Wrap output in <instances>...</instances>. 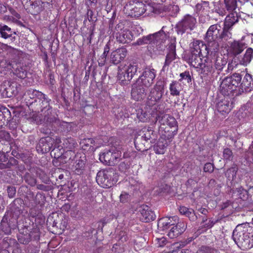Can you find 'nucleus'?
Listing matches in <instances>:
<instances>
[{"label":"nucleus","mask_w":253,"mask_h":253,"mask_svg":"<svg viewBox=\"0 0 253 253\" xmlns=\"http://www.w3.org/2000/svg\"><path fill=\"white\" fill-rule=\"evenodd\" d=\"M192 56L191 65L197 69V71L203 75L204 77L211 75L214 72L212 62L207 55L211 52L208 45L204 44L199 41H194L191 47Z\"/></svg>","instance_id":"nucleus-1"},{"label":"nucleus","mask_w":253,"mask_h":253,"mask_svg":"<svg viewBox=\"0 0 253 253\" xmlns=\"http://www.w3.org/2000/svg\"><path fill=\"white\" fill-rule=\"evenodd\" d=\"M157 120L160 124L159 132L162 135V138L171 139L177 131V122L174 118L168 114H164L158 116Z\"/></svg>","instance_id":"nucleus-2"},{"label":"nucleus","mask_w":253,"mask_h":253,"mask_svg":"<svg viewBox=\"0 0 253 253\" xmlns=\"http://www.w3.org/2000/svg\"><path fill=\"white\" fill-rule=\"evenodd\" d=\"M64 152V150H63L62 152H61V155H57L55 156L54 157L60 158L61 160L64 158L67 159L69 157L68 160L64 161L65 163H68L69 164V168L74 171L76 173L78 174L81 173L84 168V160L81 159V157H79L78 156H76L75 153L71 150H67L63 154Z\"/></svg>","instance_id":"nucleus-3"},{"label":"nucleus","mask_w":253,"mask_h":253,"mask_svg":"<svg viewBox=\"0 0 253 253\" xmlns=\"http://www.w3.org/2000/svg\"><path fill=\"white\" fill-rule=\"evenodd\" d=\"M251 230L252 228L248 224L238 225L233 231L232 238L238 246L241 245L243 247L247 245L249 246L251 237L249 232Z\"/></svg>","instance_id":"nucleus-4"},{"label":"nucleus","mask_w":253,"mask_h":253,"mask_svg":"<svg viewBox=\"0 0 253 253\" xmlns=\"http://www.w3.org/2000/svg\"><path fill=\"white\" fill-rule=\"evenodd\" d=\"M222 33L221 27L219 24L212 25L208 29L205 39L208 42L209 48L211 50V53L217 51L218 47L217 40Z\"/></svg>","instance_id":"nucleus-5"},{"label":"nucleus","mask_w":253,"mask_h":253,"mask_svg":"<svg viewBox=\"0 0 253 253\" xmlns=\"http://www.w3.org/2000/svg\"><path fill=\"white\" fill-rule=\"evenodd\" d=\"M241 80L242 77L238 73L224 78L220 83V91L223 95H230L241 84Z\"/></svg>","instance_id":"nucleus-6"},{"label":"nucleus","mask_w":253,"mask_h":253,"mask_svg":"<svg viewBox=\"0 0 253 253\" xmlns=\"http://www.w3.org/2000/svg\"><path fill=\"white\" fill-rule=\"evenodd\" d=\"M197 24L196 19L190 15H185L176 26L178 34L182 35L185 32L193 30Z\"/></svg>","instance_id":"nucleus-7"},{"label":"nucleus","mask_w":253,"mask_h":253,"mask_svg":"<svg viewBox=\"0 0 253 253\" xmlns=\"http://www.w3.org/2000/svg\"><path fill=\"white\" fill-rule=\"evenodd\" d=\"M137 70V66L134 64H121L118 67V78L121 82L130 81Z\"/></svg>","instance_id":"nucleus-8"},{"label":"nucleus","mask_w":253,"mask_h":253,"mask_svg":"<svg viewBox=\"0 0 253 253\" xmlns=\"http://www.w3.org/2000/svg\"><path fill=\"white\" fill-rule=\"evenodd\" d=\"M125 9L130 16L138 17L146 11V5L141 1L135 0L126 4Z\"/></svg>","instance_id":"nucleus-9"},{"label":"nucleus","mask_w":253,"mask_h":253,"mask_svg":"<svg viewBox=\"0 0 253 253\" xmlns=\"http://www.w3.org/2000/svg\"><path fill=\"white\" fill-rule=\"evenodd\" d=\"M121 157V152L112 148L111 150H106L99 155V160L103 164L107 165H114L117 164Z\"/></svg>","instance_id":"nucleus-10"},{"label":"nucleus","mask_w":253,"mask_h":253,"mask_svg":"<svg viewBox=\"0 0 253 253\" xmlns=\"http://www.w3.org/2000/svg\"><path fill=\"white\" fill-rule=\"evenodd\" d=\"M114 171L112 169H105L99 171L96 176V182L103 188L111 187L113 184L112 175Z\"/></svg>","instance_id":"nucleus-11"},{"label":"nucleus","mask_w":253,"mask_h":253,"mask_svg":"<svg viewBox=\"0 0 253 253\" xmlns=\"http://www.w3.org/2000/svg\"><path fill=\"white\" fill-rule=\"evenodd\" d=\"M114 35L117 40L122 43L129 42L133 39L131 32L125 28L122 23H119L116 26Z\"/></svg>","instance_id":"nucleus-12"},{"label":"nucleus","mask_w":253,"mask_h":253,"mask_svg":"<svg viewBox=\"0 0 253 253\" xmlns=\"http://www.w3.org/2000/svg\"><path fill=\"white\" fill-rule=\"evenodd\" d=\"M155 77V70L153 69L146 68L137 81V84L148 87L153 83Z\"/></svg>","instance_id":"nucleus-13"},{"label":"nucleus","mask_w":253,"mask_h":253,"mask_svg":"<svg viewBox=\"0 0 253 253\" xmlns=\"http://www.w3.org/2000/svg\"><path fill=\"white\" fill-rule=\"evenodd\" d=\"M159 36H160L159 40L163 39L166 37V34L162 30L156 33L139 39L135 43V44L141 45L145 44H150V45H152L153 43H154L155 41H157L158 40L157 38Z\"/></svg>","instance_id":"nucleus-14"},{"label":"nucleus","mask_w":253,"mask_h":253,"mask_svg":"<svg viewBox=\"0 0 253 253\" xmlns=\"http://www.w3.org/2000/svg\"><path fill=\"white\" fill-rule=\"evenodd\" d=\"M228 95H224L223 99L220 100L216 105L217 111L223 115L229 113L233 107L232 98Z\"/></svg>","instance_id":"nucleus-15"},{"label":"nucleus","mask_w":253,"mask_h":253,"mask_svg":"<svg viewBox=\"0 0 253 253\" xmlns=\"http://www.w3.org/2000/svg\"><path fill=\"white\" fill-rule=\"evenodd\" d=\"M53 140V144H54V147L52 150L51 152V155L52 156L53 153L54 154H56V152L58 150H61V149H63V148H67L69 149L68 150H70L71 149H72L73 147H74L75 145V143L74 140L72 138H69L68 139H66L64 141V143H63V146L60 145V144L61 143L62 141L61 139L59 137H56L55 139H52Z\"/></svg>","instance_id":"nucleus-16"},{"label":"nucleus","mask_w":253,"mask_h":253,"mask_svg":"<svg viewBox=\"0 0 253 253\" xmlns=\"http://www.w3.org/2000/svg\"><path fill=\"white\" fill-rule=\"evenodd\" d=\"M164 90V86L162 82H157L151 90L148 99L153 102H157L162 98Z\"/></svg>","instance_id":"nucleus-17"},{"label":"nucleus","mask_w":253,"mask_h":253,"mask_svg":"<svg viewBox=\"0 0 253 253\" xmlns=\"http://www.w3.org/2000/svg\"><path fill=\"white\" fill-rule=\"evenodd\" d=\"M52 138L46 137L40 140L37 147V151L42 153H46L49 151L53 147Z\"/></svg>","instance_id":"nucleus-18"},{"label":"nucleus","mask_w":253,"mask_h":253,"mask_svg":"<svg viewBox=\"0 0 253 253\" xmlns=\"http://www.w3.org/2000/svg\"><path fill=\"white\" fill-rule=\"evenodd\" d=\"M178 217L174 216L172 217H165L159 219L158 222V227L160 230L164 231L174 225L177 221Z\"/></svg>","instance_id":"nucleus-19"},{"label":"nucleus","mask_w":253,"mask_h":253,"mask_svg":"<svg viewBox=\"0 0 253 253\" xmlns=\"http://www.w3.org/2000/svg\"><path fill=\"white\" fill-rule=\"evenodd\" d=\"M145 89L142 85L137 84L136 83L132 86L131 90L132 98L136 101H140L146 96Z\"/></svg>","instance_id":"nucleus-20"},{"label":"nucleus","mask_w":253,"mask_h":253,"mask_svg":"<svg viewBox=\"0 0 253 253\" xmlns=\"http://www.w3.org/2000/svg\"><path fill=\"white\" fill-rule=\"evenodd\" d=\"M127 50L124 47H121L113 51L111 54L110 58L114 64L120 63L126 55Z\"/></svg>","instance_id":"nucleus-21"},{"label":"nucleus","mask_w":253,"mask_h":253,"mask_svg":"<svg viewBox=\"0 0 253 253\" xmlns=\"http://www.w3.org/2000/svg\"><path fill=\"white\" fill-rule=\"evenodd\" d=\"M140 211L141 215V219L144 222H147L154 220L156 218L154 211L146 205L142 206Z\"/></svg>","instance_id":"nucleus-22"},{"label":"nucleus","mask_w":253,"mask_h":253,"mask_svg":"<svg viewBox=\"0 0 253 253\" xmlns=\"http://www.w3.org/2000/svg\"><path fill=\"white\" fill-rule=\"evenodd\" d=\"M172 226L168 234V236L171 239L178 237L185 230L186 228L185 223L183 222H178L176 225Z\"/></svg>","instance_id":"nucleus-23"},{"label":"nucleus","mask_w":253,"mask_h":253,"mask_svg":"<svg viewBox=\"0 0 253 253\" xmlns=\"http://www.w3.org/2000/svg\"><path fill=\"white\" fill-rule=\"evenodd\" d=\"M229 14L226 17L224 22V28L230 29L232 26L238 22L239 15V11H229Z\"/></svg>","instance_id":"nucleus-24"},{"label":"nucleus","mask_w":253,"mask_h":253,"mask_svg":"<svg viewBox=\"0 0 253 253\" xmlns=\"http://www.w3.org/2000/svg\"><path fill=\"white\" fill-rule=\"evenodd\" d=\"M246 47V44L243 42L234 41L230 43L228 50L229 52L236 55L241 53Z\"/></svg>","instance_id":"nucleus-25"},{"label":"nucleus","mask_w":253,"mask_h":253,"mask_svg":"<svg viewBox=\"0 0 253 253\" xmlns=\"http://www.w3.org/2000/svg\"><path fill=\"white\" fill-rule=\"evenodd\" d=\"M170 141V139H168L167 138H162V135H161L160 138L157 144L154 146L155 152L158 154H164L166 148L169 145Z\"/></svg>","instance_id":"nucleus-26"},{"label":"nucleus","mask_w":253,"mask_h":253,"mask_svg":"<svg viewBox=\"0 0 253 253\" xmlns=\"http://www.w3.org/2000/svg\"><path fill=\"white\" fill-rule=\"evenodd\" d=\"M160 36L158 37L157 41H155L154 43L153 44H156V46L154 47L153 45H150L148 47L149 51L152 54H162L165 48V45L162 43L163 41L165 40L166 37L163 39L159 40Z\"/></svg>","instance_id":"nucleus-27"},{"label":"nucleus","mask_w":253,"mask_h":253,"mask_svg":"<svg viewBox=\"0 0 253 253\" xmlns=\"http://www.w3.org/2000/svg\"><path fill=\"white\" fill-rule=\"evenodd\" d=\"M224 2L228 12L239 11V4L243 3V0H224Z\"/></svg>","instance_id":"nucleus-28"},{"label":"nucleus","mask_w":253,"mask_h":253,"mask_svg":"<svg viewBox=\"0 0 253 253\" xmlns=\"http://www.w3.org/2000/svg\"><path fill=\"white\" fill-rule=\"evenodd\" d=\"M253 58V49L248 48L245 54L239 58V63L240 64L246 66L250 63Z\"/></svg>","instance_id":"nucleus-29"},{"label":"nucleus","mask_w":253,"mask_h":253,"mask_svg":"<svg viewBox=\"0 0 253 253\" xmlns=\"http://www.w3.org/2000/svg\"><path fill=\"white\" fill-rule=\"evenodd\" d=\"M241 85L246 91H250L253 89V80L252 76L246 74Z\"/></svg>","instance_id":"nucleus-30"},{"label":"nucleus","mask_w":253,"mask_h":253,"mask_svg":"<svg viewBox=\"0 0 253 253\" xmlns=\"http://www.w3.org/2000/svg\"><path fill=\"white\" fill-rule=\"evenodd\" d=\"M170 94L172 96H178L182 89L181 84L178 81H172L169 86Z\"/></svg>","instance_id":"nucleus-31"},{"label":"nucleus","mask_w":253,"mask_h":253,"mask_svg":"<svg viewBox=\"0 0 253 253\" xmlns=\"http://www.w3.org/2000/svg\"><path fill=\"white\" fill-rule=\"evenodd\" d=\"M175 58V45L172 43L169 46V51L166 56L164 66L169 65Z\"/></svg>","instance_id":"nucleus-32"},{"label":"nucleus","mask_w":253,"mask_h":253,"mask_svg":"<svg viewBox=\"0 0 253 253\" xmlns=\"http://www.w3.org/2000/svg\"><path fill=\"white\" fill-rule=\"evenodd\" d=\"M179 211L181 214L188 217L191 220H194L196 218L194 211L192 209L181 206L179 207Z\"/></svg>","instance_id":"nucleus-33"},{"label":"nucleus","mask_w":253,"mask_h":253,"mask_svg":"<svg viewBox=\"0 0 253 253\" xmlns=\"http://www.w3.org/2000/svg\"><path fill=\"white\" fill-rule=\"evenodd\" d=\"M214 67L218 71L222 70L227 63L226 60L224 59L221 54L220 55H217L216 59L214 60Z\"/></svg>","instance_id":"nucleus-34"},{"label":"nucleus","mask_w":253,"mask_h":253,"mask_svg":"<svg viewBox=\"0 0 253 253\" xmlns=\"http://www.w3.org/2000/svg\"><path fill=\"white\" fill-rule=\"evenodd\" d=\"M12 68L11 64L6 60L1 61L0 62V72L1 73L6 74Z\"/></svg>","instance_id":"nucleus-35"},{"label":"nucleus","mask_w":253,"mask_h":253,"mask_svg":"<svg viewBox=\"0 0 253 253\" xmlns=\"http://www.w3.org/2000/svg\"><path fill=\"white\" fill-rule=\"evenodd\" d=\"M13 73L16 76L21 79L25 78L27 75L25 67L22 66L20 64L17 65V68Z\"/></svg>","instance_id":"nucleus-36"},{"label":"nucleus","mask_w":253,"mask_h":253,"mask_svg":"<svg viewBox=\"0 0 253 253\" xmlns=\"http://www.w3.org/2000/svg\"><path fill=\"white\" fill-rule=\"evenodd\" d=\"M197 10L201 11L203 14H207L210 11L209 3L207 1H202L198 3L196 6Z\"/></svg>","instance_id":"nucleus-37"},{"label":"nucleus","mask_w":253,"mask_h":253,"mask_svg":"<svg viewBox=\"0 0 253 253\" xmlns=\"http://www.w3.org/2000/svg\"><path fill=\"white\" fill-rule=\"evenodd\" d=\"M0 34L2 38L7 39L12 34L11 29L7 26L0 25Z\"/></svg>","instance_id":"nucleus-38"},{"label":"nucleus","mask_w":253,"mask_h":253,"mask_svg":"<svg viewBox=\"0 0 253 253\" xmlns=\"http://www.w3.org/2000/svg\"><path fill=\"white\" fill-rule=\"evenodd\" d=\"M137 117L140 121L145 122L149 119L150 114L145 110L138 109L137 111Z\"/></svg>","instance_id":"nucleus-39"},{"label":"nucleus","mask_w":253,"mask_h":253,"mask_svg":"<svg viewBox=\"0 0 253 253\" xmlns=\"http://www.w3.org/2000/svg\"><path fill=\"white\" fill-rule=\"evenodd\" d=\"M153 133V131L151 127H148V128L145 127L142 129V132L140 135H142L145 140L150 139L151 138V135Z\"/></svg>","instance_id":"nucleus-40"},{"label":"nucleus","mask_w":253,"mask_h":253,"mask_svg":"<svg viewBox=\"0 0 253 253\" xmlns=\"http://www.w3.org/2000/svg\"><path fill=\"white\" fill-rule=\"evenodd\" d=\"M167 243V238L165 237H162L161 238H157L155 239V244L158 247H163Z\"/></svg>","instance_id":"nucleus-41"},{"label":"nucleus","mask_w":253,"mask_h":253,"mask_svg":"<svg viewBox=\"0 0 253 253\" xmlns=\"http://www.w3.org/2000/svg\"><path fill=\"white\" fill-rule=\"evenodd\" d=\"M8 112V109L3 106H0V126H1L4 123V114Z\"/></svg>","instance_id":"nucleus-42"},{"label":"nucleus","mask_w":253,"mask_h":253,"mask_svg":"<svg viewBox=\"0 0 253 253\" xmlns=\"http://www.w3.org/2000/svg\"><path fill=\"white\" fill-rule=\"evenodd\" d=\"M180 79L179 81L185 80L188 83L191 81V78L188 72H185L180 74Z\"/></svg>","instance_id":"nucleus-43"},{"label":"nucleus","mask_w":253,"mask_h":253,"mask_svg":"<svg viewBox=\"0 0 253 253\" xmlns=\"http://www.w3.org/2000/svg\"><path fill=\"white\" fill-rule=\"evenodd\" d=\"M120 201L122 203H126L129 200L130 196L126 192H122L120 196Z\"/></svg>","instance_id":"nucleus-44"},{"label":"nucleus","mask_w":253,"mask_h":253,"mask_svg":"<svg viewBox=\"0 0 253 253\" xmlns=\"http://www.w3.org/2000/svg\"><path fill=\"white\" fill-rule=\"evenodd\" d=\"M214 167L213 165L211 163H208L205 165L204 170L205 172H211L213 171Z\"/></svg>","instance_id":"nucleus-45"},{"label":"nucleus","mask_w":253,"mask_h":253,"mask_svg":"<svg viewBox=\"0 0 253 253\" xmlns=\"http://www.w3.org/2000/svg\"><path fill=\"white\" fill-rule=\"evenodd\" d=\"M232 151L228 148L225 149L223 151V156L226 159H230L232 156Z\"/></svg>","instance_id":"nucleus-46"},{"label":"nucleus","mask_w":253,"mask_h":253,"mask_svg":"<svg viewBox=\"0 0 253 253\" xmlns=\"http://www.w3.org/2000/svg\"><path fill=\"white\" fill-rule=\"evenodd\" d=\"M110 47L108 44H107L104 48V52L102 55L101 56V58H102L103 59L105 60L106 59V57L109 51Z\"/></svg>","instance_id":"nucleus-47"},{"label":"nucleus","mask_w":253,"mask_h":253,"mask_svg":"<svg viewBox=\"0 0 253 253\" xmlns=\"http://www.w3.org/2000/svg\"><path fill=\"white\" fill-rule=\"evenodd\" d=\"M7 225L6 223L2 224H1L2 230L5 233V234H9L10 233L11 229L9 228V227L7 226Z\"/></svg>","instance_id":"nucleus-48"},{"label":"nucleus","mask_w":253,"mask_h":253,"mask_svg":"<svg viewBox=\"0 0 253 253\" xmlns=\"http://www.w3.org/2000/svg\"><path fill=\"white\" fill-rule=\"evenodd\" d=\"M15 189L14 187H8L7 189V193L10 198H13L15 194Z\"/></svg>","instance_id":"nucleus-49"},{"label":"nucleus","mask_w":253,"mask_h":253,"mask_svg":"<svg viewBox=\"0 0 253 253\" xmlns=\"http://www.w3.org/2000/svg\"><path fill=\"white\" fill-rule=\"evenodd\" d=\"M6 159V158L5 157V154L0 152V165L1 164V162H5Z\"/></svg>","instance_id":"nucleus-50"},{"label":"nucleus","mask_w":253,"mask_h":253,"mask_svg":"<svg viewBox=\"0 0 253 253\" xmlns=\"http://www.w3.org/2000/svg\"><path fill=\"white\" fill-rule=\"evenodd\" d=\"M26 180L27 181L28 184L31 186L35 185L36 184V180L33 178H31V179L29 181V180L28 179V177H27Z\"/></svg>","instance_id":"nucleus-51"},{"label":"nucleus","mask_w":253,"mask_h":253,"mask_svg":"<svg viewBox=\"0 0 253 253\" xmlns=\"http://www.w3.org/2000/svg\"><path fill=\"white\" fill-rule=\"evenodd\" d=\"M120 110L121 111H122V108H119V109H118V112H119L120 111ZM116 117H117V118L118 119H119L120 118H123V114H121L120 113H118V114H116Z\"/></svg>","instance_id":"nucleus-52"},{"label":"nucleus","mask_w":253,"mask_h":253,"mask_svg":"<svg viewBox=\"0 0 253 253\" xmlns=\"http://www.w3.org/2000/svg\"><path fill=\"white\" fill-rule=\"evenodd\" d=\"M199 211L201 213H202L203 214H205L206 213V212H207V210L205 209H204V208H201V209H200L199 210Z\"/></svg>","instance_id":"nucleus-53"},{"label":"nucleus","mask_w":253,"mask_h":253,"mask_svg":"<svg viewBox=\"0 0 253 253\" xmlns=\"http://www.w3.org/2000/svg\"><path fill=\"white\" fill-rule=\"evenodd\" d=\"M245 2H249L251 5H253V0H243V3Z\"/></svg>","instance_id":"nucleus-54"},{"label":"nucleus","mask_w":253,"mask_h":253,"mask_svg":"<svg viewBox=\"0 0 253 253\" xmlns=\"http://www.w3.org/2000/svg\"><path fill=\"white\" fill-rule=\"evenodd\" d=\"M32 92L33 93L35 94V95H37L38 93H40L41 92H38L37 90H29V93H31Z\"/></svg>","instance_id":"nucleus-55"},{"label":"nucleus","mask_w":253,"mask_h":253,"mask_svg":"<svg viewBox=\"0 0 253 253\" xmlns=\"http://www.w3.org/2000/svg\"><path fill=\"white\" fill-rule=\"evenodd\" d=\"M171 8L173 10H175L176 11H178L179 9L177 5H172Z\"/></svg>","instance_id":"nucleus-56"},{"label":"nucleus","mask_w":253,"mask_h":253,"mask_svg":"<svg viewBox=\"0 0 253 253\" xmlns=\"http://www.w3.org/2000/svg\"><path fill=\"white\" fill-rule=\"evenodd\" d=\"M173 249L174 248H178L179 247V244L178 243H176L173 245Z\"/></svg>","instance_id":"nucleus-57"},{"label":"nucleus","mask_w":253,"mask_h":253,"mask_svg":"<svg viewBox=\"0 0 253 253\" xmlns=\"http://www.w3.org/2000/svg\"><path fill=\"white\" fill-rule=\"evenodd\" d=\"M252 244V246H253V235H252V238H251V242Z\"/></svg>","instance_id":"nucleus-58"},{"label":"nucleus","mask_w":253,"mask_h":253,"mask_svg":"<svg viewBox=\"0 0 253 253\" xmlns=\"http://www.w3.org/2000/svg\"><path fill=\"white\" fill-rule=\"evenodd\" d=\"M12 92L13 95H16L18 91L16 89V90H13Z\"/></svg>","instance_id":"nucleus-59"},{"label":"nucleus","mask_w":253,"mask_h":253,"mask_svg":"<svg viewBox=\"0 0 253 253\" xmlns=\"http://www.w3.org/2000/svg\"><path fill=\"white\" fill-rule=\"evenodd\" d=\"M0 253H9V252L6 250H3Z\"/></svg>","instance_id":"nucleus-60"},{"label":"nucleus","mask_w":253,"mask_h":253,"mask_svg":"<svg viewBox=\"0 0 253 253\" xmlns=\"http://www.w3.org/2000/svg\"><path fill=\"white\" fill-rule=\"evenodd\" d=\"M219 15H223L224 14V12L222 11H221L220 12H217Z\"/></svg>","instance_id":"nucleus-61"},{"label":"nucleus","mask_w":253,"mask_h":253,"mask_svg":"<svg viewBox=\"0 0 253 253\" xmlns=\"http://www.w3.org/2000/svg\"><path fill=\"white\" fill-rule=\"evenodd\" d=\"M91 3H95L96 1V0H89Z\"/></svg>","instance_id":"nucleus-62"},{"label":"nucleus","mask_w":253,"mask_h":253,"mask_svg":"<svg viewBox=\"0 0 253 253\" xmlns=\"http://www.w3.org/2000/svg\"><path fill=\"white\" fill-rule=\"evenodd\" d=\"M179 253H186V252L185 251H181Z\"/></svg>","instance_id":"nucleus-63"},{"label":"nucleus","mask_w":253,"mask_h":253,"mask_svg":"<svg viewBox=\"0 0 253 253\" xmlns=\"http://www.w3.org/2000/svg\"><path fill=\"white\" fill-rule=\"evenodd\" d=\"M179 253H186V252L185 251H181Z\"/></svg>","instance_id":"nucleus-64"}]
</instances>
